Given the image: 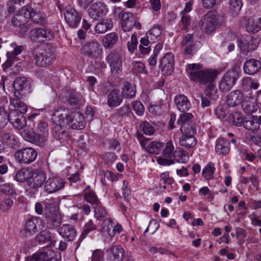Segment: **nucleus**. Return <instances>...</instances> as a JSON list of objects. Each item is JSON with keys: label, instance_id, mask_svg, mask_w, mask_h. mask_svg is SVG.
<instances>
[{"label": "nucleus", "instance_id": "nucleus-37", "mask_svg": "<svg viewBox=\"0 0 261 261\" xmlns=\"http://www.w3.org/2000/svg\"><path fill=\"white\" fill-rule=\"evenodd\" d=\"M215 150L219 154H226L230 150L229 141L224 138H219L217 140Z\"/></svg>", "mask_w": 261, "mask_h": 261}, {"label": "nucleus", "instance_id": "nucleus-34", "mask_svg": "<svg viewBox=\"0 0 261 261\" xmlns=\"http://www.w3.org/2000/svg\"><path fill=\"white\" fill-rule=\"evenodd\" d=\"M30 80L25 77H17L14 82L13 86L15 92L22 93L23 91L27 90L30 86Z\"/></svg>", "mask_w": 261, "mask_h": 261}, {"label": "nucleus", "instance_id": "nucleus-56", "mask_svg": "<svg viewBox=\"0 0 261 261\" xmlns=\"http://www.w3.org/2000/svg\"><path fill=\"white\" fill-rule=\"evenodd\" d=\"M28 11L30 15L29 18H31L33 22L39 24L43 23V18L37 12L31 9L30 6Z\"/></svg>", "mask_w": 261, "mask_h": 261}, {"label": "nucleus", "instance_id": "nucleus-41", "mask_svg": "<svg viewBox=\"0 0 261 261\" xmlns=\"http://www.w3.org/2000/svg\"><path fill=\"white\" fill-rule=\"evenodd\" d=\"M113 23L110 19H103L101 22L98 23L95 27V32L97 34H103L108 30L111 29Z\"/></svg>", "mask_w": 261, "mask_h": 261}, {"label": "nucleus", "instance_id": "nucleus-52", "mask_svg": "<svg viewBox=\"0 0 261 261\" xmlns=\"http://www.w3.org/2000/svg\"><path fill=\"white\" fill-rule=\"evenodd\" d=\"M94 216L98 220H100L105 218L107 215V212L106 209L101 205L100 202L94 206Z\"/></svg>", "mask_w": 261, "mask_h": 261}, {"label": "nucleus", "instance_id": "nucleus-19", "mask_svg": "<svg viewBox=\"0 0 261 261\" xmlns=\"http://www.w3.org/2000/svg\"><path fill=\"white\" fill-rule=\"evenodd\" d=\"M23 93L14 92V97L10 99V106L13 109L11 111H16L17 114L25 113L28 110L27 105L21 100Z\"/></svg>", "mask_w": 261, "mask_h": 261}, {"label": "nucleus", "instance_id": "nucleus-44", "mask_svg": "<svg viewBox=\"0 0 261 261\" xmlns=\"http://www.w3.org/2000/svg\"><path fill=\"white\" fill-rule=\"evenodd\" d=\"M52 252L48 250L47 251L40 252L33 254L32 256L28 257L25 261H48L49 256Z\"/></svg>", "mask_w": 261, "mask_h": 261}, {"label": "nucleus", "instance_id": "nucleus-30", "mask_svg": "<svg viewBox=\"0 0 261 261\" xmlns=\"http://www.w3.org/2000/svg\"><path fill=\"white\" fill-rule=\"evenodd\" d=\"M62 222L61 216L56 212H49L46 216V227L54 229L58 227Z\"/></svg>", "mask_w": 261, "mask_h": 261}, {"label": "nucleus", "instance_id": "nucleus-58", "mask_svg": "<svg viewBox=\"0 0 261 261\" xmlns=\"http://www.w3.org/2000/svg\"><path fill=\"white\" fill-rule=\"evenodd\" d=\"M29 171L27 168H22L18 171L15 176V179L19 182H23L28 178Z\"/></svg>", "mask_w": 261, "mask_h": 261}, {"label": "nucleus", "instance_id": "nucleus-10", "mask_svg": "<svg viewBox=\"0 0 261 261\" xmlns=\"http://www.w3.org/2000/svg\"><path fill=\"white\" fill-rule=\"evenodd\" d=\"M64 15L66 22L71 28L75 29L78 27L82 15L75 9L70 6L66 7Z\"/></svg>", "mask_w": 261, "mask_h": 261}, {"label": "nucleus", "instance_id": "nucleus-14", "mask_svg": "<svg viewBox=\"0 0 261 261\" xmlns=\"http://www.w3.org/2000/svg\"><path fill=\"white\" fill-rule=\"evenodd\" d=\"M70 114L69 110L64 107H60L53 112L51 120L54 124L67 126V119H69Z\"/></svg>", "mask_w": 261, "mask_h": 261}, {"label": "nucleus", "instance_id": "nucleus-62", "mask_svg": "<svg viewBox=\"0 0 261 261\" xmlns=\"http://www.w3.org/2000/svg\"><path fill=\"white\" fill-rule=\"evenodd\" d=\"M140 127L143 133L146 135H151L154 133L155 129L154 127L147 121H144L141 123Z\"/></svg>", "mask_w": 261, "mask_h": 261}, {"label": "nucleus", "instance_id": "nucleus-15", "mask_svg": "<svg viewBox=\"0 0 261 261\" xmlns=\"http://www.w3.org/2000/svg\"><path fill=\"white\" fill-rule=\"evenodd\" d=\"M67 126L72 129H83L85 126L83 115L79 112L71 113L67 119Z\"/></svg>", "mask_w": 261, "mask_h": 261}, {"label": "nucleus", "instance_id": "nucleus-40", "mask_svg": "<svg viewBox=\"0 0 261 261\" xmlns=\"http://www.w3.org/2000/svg\"><path fill=\"white\" fill-rule=\"evenodd\" d=\"M123 89L122 94L125 98H132L136 95V87L134 85H132L127 81H125L123 83Z\"/></svg>", "mask_w": 261, "mask_h": 261}, {"label": "nucleus", "instance_id": "nucleus-50", "mask_svg": "<svg viewBox=\"0 0 261 261\" xmlns=\"http://www.w3.org/2000/svg\"><path fill=\"white\" fill-rule=\"evenodd\" d=\"M246 28L247 32L252 33L257 32L260 30V27L258 24V21H256V20L252 17L248 19Z\"/></svg>", "mask_w": 261, "mask_h": 261}, {"label": "nucleus", "instance_id": "nucleus-31", "mask_svg": "<svg viewBox=\"0 0 261 261\" xmlns=\"http://www.w3.org/2000/svg\"><path fill=\"white\" fill-rule=\"evenodd\" d=\"M174 100L176 107L180 112L185 113L190 109V102L185 95L179 94L175 97Z\"/></svg>", "mask_w": 261, "mask_h": 261}, {"label": "nucleus", "instance_id": "nucleus-38", "mask_svg": "<svg viewBox=\"0 0 261 261\" xmlns=\"http://www.w3.org/2000/svg\"><path fill=\"white\" fill-rule=\"evenodd\" d=\"M118 36L114 32L107 34L103 38L102 44L106 48H111L117 42Z\"/></svg>", "mask_w": 261, "mask_h": 261}, {"label": "nucleus", "instance_id": "nucleus-16", "mask_svg": "<svg viewBox=\"0 0 261 261\" xmlns=\"http://www.w3.org/2000/svg\"><path fill=\"white\" fill-rule=\"evenodd\" d=\"M65 185V181L63 179L55 176L49 177L45 182L44 188L46 192L51 193L62 189Z\"/></svg>", "mask_w": 261, "mask_h": 261}, {"label": "nucleus", "instance_id": "nucleus-32", "mask_svg": "<svg viewBox=\"0 0 261 261\" xmlns=\"http://www.w3.org/2000/svg\"><path fill=\"white\" fill-rule=\"evenodd\" d=\"M3 144L13 149H16L19 146V141L13 134L6 133L2 136Z\"/></svg>", "mask_w": 261, "mask_h": 261}, {"label": "nucleus", "instance_id": "nucleus-36", "mask_svg": "<svg viewBox=\"0 0 261 261\" xmlns=\"http://www.w3.org/2000/svg\"><path fill=\"white\" fill-rule=\"evenodd\" d=\"M110 251L112 254L111 257L113 261H123L125 257V251L120 245L112 247Z\"/></svg>", "mask_w": 261, "mask_h": 261}, {"label": "nucleus", "instance_id": "nucleus-8", "mask_svg": "<svg viewBox=\"0 0 261 261\" xmlns=\"http://www.w3.org/2000/svg\"><path fill=\"white\" fill-rule=\"evenodd\" d=\"M28 36L32 41L37 43L50 40L54 37L53 31L45 28L32 29Z\"/></svg>", "mask_w": 261, "mask_h": 261}, {"label": "nucleus", "instance_id": "nucleus-43", "mask_svg": "<svg viewBox=\"0 0 261 261\" xmlns=\"http://www.w3.org/2000/svg\"><path fill=\"white\" fill-rule=\"evenodd\" d=\"M205 96L207 97L212 102H215L219 97L218 89L214 84L208 85L205 90Z\"/></svg>", "mask_w": 261, "mask_h": 261}, {"label": "nucleus", "instance_id": "nucleus-47", "mask_svg": "<svg viewBox=\"0 0 261 261\" xmlns=\"http://www.w3.org/2000/svg\"><path fill=\"white\" fill-rule=\"evenodd\" d=\"M215 170L214 164L213 163H210L203 169L202 171V176L206 180L211 179L214 177Z\"/></svg>", "mask_w": 261, "mask_h": 261}, {"label": "nucleus", "instance_id": "nucleus-17", "mask_svg": "<svg viewBox=\"0 0 261 261\" xmlns=\"http://www.w3.org/2000/svg\"><path fill=\"white\" fill-rule=\"evenodd\" d=\"M107 13L106 6L101 2L93 4L88 9L89 16L95 20L102 18Z\"/></svg>", "mask_w": 261, "mask_h": 261}, {"label": "nucleus", "instance_id": "nucleus-22", "mask_svg": "<svg viewBox=\"0 0 261 261\" xmlns=\"http://www.w3.org/2000/svg\"><path fill=\"white\" fill-rule=\"evenodd\" d=\"M58 232L64 240L67 241H73L76 235L75 228L70 224H63L58 229Z\"/></svg>", "mask_w": 261, "mask_h": 261}, {"label": "nucleus", "instance_id": "nucleus-3", "mask_svg": "<svg viewBox=\"0 0 261 261\" xmlns=\"http://www.w3.org/2000/svg\"><path fill=\"white\" fill-rule=\"evenodd\" d=\"M55 57L54 48L49 45H46L42 52L34 55L36 64L43 67L50 65Z\"/></svg>", "mask_w": 261, "mask_h": 261}, {"label": "nucleus", "instance_id": "nucleus-60", "mask_svg": "<svg viewBox=\"0 0 261 261\" xmlns=\"http://www.w3.org/2000/svg\"><path fill=\"white\" fill-rule=\"evenodd\" d=\"M85 199L88 202H89L93 205V206L100 202L94 192H89L85 193Z\"/></svg>", "mask_w": 261, "mask_h": 261}, {"label": "nucleus", "instance_id": "nucleus-6", "mask_svg": "<svg viewBox=\"0 0 261 261\" xmlns=\"http://www.w3.org/2000/svg\"><path fill=\"white\" fill-rule=\"evenodd\" d=\"M137 139L141 145L146 152L151 154H159L163 149V143L159 141L150 142L149 138L144 137L142 134L138 133Z\"/></svg>", "mask_w": 261, "mask_h": 261}, {"label": "nucleus", "instance_id": "nucleus-23", "mask_svg": "<svg viewBox=\"0 0 261 261\" xmlns=\"http://www.w3.org/2000/svg\"><path fill=\"white\" fill-rule=\"evenodd\" d=\"M245 98L244 94L241 91L237 90L228 94L226 102L229 106L235 107L242 104Z\"/></svg>", "mask_w": 261, "mask_h": 261}, {"label": "nucleus", "instance_id": "nucleus-27", "mask_svg": "<svg viewBox=\"0 0 261 261\" xmlns=\"http://www.w3.org/2000/svg\"><path fill=\"white\" fill-rule=\"evenodd\" d=\"M67 126L55 124L53 127L52 133L54 138L60 142L65 141L68 137V133L66 130Z\"/></svg>", "mask_w": 261, "mask_h": 261}, {"label": "nucleus", "instance_id": "nucleus-51", "mask_svg": "<svg viewBox=\"0 0 261 261\" xmlns=\"http://www.w3.org/2000/svg\"><path fill=\"white\" fill-rule=\"evenodd\" d=\"M229 121L233 125L237 126L244 125V122H245L242 115L238 112H235L230 115Z\"/></svg>", "mask_w": 261, "mask_h": 261}, {"label": "nucleus", "instance_id": "nucleus-45", "mask_svg": "<svg viewBox=\"0 0 261 261\" xmlns=\"http://www.w3.org/2000/svg\"><path fill=\"white\" fill-rule=\"evenodd\" d=\"M172 158L177 162L186 163L189 160V154L181 148H177L174 151Z\"/></svg>", "mask_w": 261, "mask_h": 261}, {"label": "nucleus", "instance_id": "nucleus-4", "mask_svg": "<svg viewBox=\"0 0 261 261\" xmlns=\"http://www.w3.org/2000/svg\"><path fill=\"white\" fill-rule=\"evenodd\" d=\"M110 66L111 74L113 76L118 77L122 72V58L120 54L116 51H111L106 59Z\"/></svg>", "mask_w": 261, "mask_h": 261}, {"label": "nucleus", "instance_id": "nucleus-24", "mask_svg": "<svg viewBox=\"0 0 261 261\" xmlns=\"http://www.w3.org/2000/svg\"><path fill=\"white\" fill-rule=\"evenodd\" d=\"M260 68L261 62L255 59H250L247 60L243 65L245 73L250 75L257 73Z\"/></svg>", "mask_w": 261, "mask_h": 261}, {"label": "nucleus", "instance_id": "nucleus-46", "mask_svg": "<svg viewBox=\"0 0 261 261\" xmlns=\"http://www.w3.org/2000/svg\"><path fill=\"white\" fill-rule=\"evenodd\" d=\"M36 240L41 244L47 243V246L51 243V233L46 230H43L36 237Z\"/></svg>", "mask_w": 261, "mask_h": 261}, {"label": "nucleus", "instance_id": "nucleus-26", "mask_svg": "<svg viewBox=\"0 0 261 261\" xmlns=\"http://www.w3.org/2000/svg\"><path fill=\"white\" fill-rule=\"evenodd\" d=\"M123 101V96L118 89L111 91L108 95L107 103L110 108L119 106Z\"/></svg>", "mask_w": 261, "mask_h": 261}, {"label": "nucleus", "instance_id": "nucleus-2", "mask_svg": "<svg viewBox=\"0 0 261 261\" xmlns=\"http://www.w3.org/2000/svg\"><path fill=\"white\" fill-rule=\"evenodd\" d=\"M224 22L223 17L215 11H210L201 19L199 24L207 34L214 32Z\"/></svg>", "mask_w": 261, "mask_h": 261}, {"label": "nucleus", "instance_id": "nucleus-48", "mask_svg": "<svg viewBox=\"0 0 261 261\" xmlns=\"http://www.w3.org/2000/svg\"><path fill=\"white\" fill-rule=\"evenodd\" d=\"M103 223L105 224L107 223L108 224V226H110L111 227H113L112 232L107 230L108 232L109 233V234L111 237H114L116 233H120L123 230V227L119 224H117L116 226H114L113 227L114 222L112 221V220L110 218L105 219Z\"/></svg>", "mask_w": 261, "mask_h": 261}, {"label": "nucleus", "instance_id": "nucleus-5", "mask_svg": "<svg viewBox=\"0 0 261 261\" xmlns=\"http://www.w3.org/2000/svg\"><path fill=\"white\" fill-rule=\"evenodd\" d=\"M244 127L251 130L253 134L252 139L258 145H261V116L251 117L250 119L245 120Z\"/></svg>", "mask_w": 261, "mask_h": 261}, {"label": "nucleus", "instance_id": "nucleus-20", "mask_svg": "<svg viewBox=\"0 0 261 261\" xmlns=\"http://www.w3.org/2000/svg\"><path fill=\"white\" fill-rule=\"evenodd\" d=\"M81 53L93 58L100 54V45L97 42H90L84 44L81 48Z\"/></svg>", "mask_w": 261, "mask_h": 261}, {"label": "nucleus", "instance_id": "nucleus-61", "mask_svg": "<svg viewBox=\"0 0 261 261\" xmlns=\"http://www.w3.org/2000/svg\"><path fill=\"white\" fill-rule=\"evenodd\" d=\"M68 100L71 106H77L81 102L82 97L77 94L71 92L69 94Z\"/></svg>", "mask_w": 261, "mask_h": 261}, {"label": "nucleus", "instance_id": "nucleus-35", "mask_svg": "<svg viewBox=\"0 0 261 261\" xmlns=\"http://www.w3.org/2000/svg\"><path fill=\"white\" fill-rule=\"evenodd\" d=\"M186 135L179 140L180 145L187 148H193L197 144V140L194 137L195 134L184 133Z\"/></svg>", "mask_w": 261, "mask_h": 261}, {"label": "nucleus", "instance_id": "nucleus-7", "mask_svg": "<svg viewBox=\"0 0 261 261\" xmlns=\"http://www.w3.org/2000/svg\"><path fill=\"white\" fill-rule=\"evenodd\" d=\"M37 156V151L29 147L17 150L14 154L16 161L20 164H29L34 161Z\"/></svg>", "mask_w": 261, "mask_h": 261}, {"label": "nucleus", "instance_id": "nucleus-29", "mask_svg": "<svg viewBox=\"0 0 261 261\" xmlns=\"http://www.w3.org/2000/svg\"><path fill=\"white\" fill-rule=\"evenodd\" d=\"M174 56L171 53H168L162 58L160 65L163 71L170 72L174 69Z\"/></svg>", "mask_w": 261, "mask_h": 261}, {"label": "nucleus", "instance_id": "nucleus-25", "mask_svg": "<svg viewBox=\"0 0 261 261\" xmlns=\"http://www.w3.org/2000/svg\"><path fill=\"white\" fill-rule=\"evenodd\" d=\"M136 25L135 18L130 12H124L121 15V25L124 31H130Z\"/></svg>", "mask_w": 261, "mask_h": 261}, {"label": "nucleus", "instance_id": "nucleus-18", "mask_svg": "<svg viewBox=\"0 0 261 261\" xmlns=\"http://www.w3.org/2000/svg\"><path fill=\"white\" fill-rule=\"evenodd\" d=\"M29 9V6L26 5L13 16L11 20V23L14 27H21L27 22L28 19L30 17Z\"/></svg>", "mask_w": 261, "mask_h": 261}, {"label": "nucleus", "instance_id": "nucleus-53", "mask_svg": "<svg viewBox=\"0 0 261 261\" xmlns=\"http://www.w3.org/2000/svg\"><path fill=\"white\" fill-rule=\"evenodd\" d=\"M11 46L14 48V49L12 51H8L7 53V58L15 59L16 57L19 55L25 48V46L24 45H16L15 43H12Z\"/></svg>", "mask_w": 261, "mask_h": 261}, {"label": "nucleus", "instance_id": "nucleus-55", "mask_svg": "<svg viewBox=\"0 0 261 261\" xmlns=\"http://www.w3.org/2000/svg\"><path fill=\"white\" fill-rule=\"evenodd\" d=\"M174 147L171 141H168L165 145V148L162 151L163 155L168 158H172L174 153Z\"/></svg>", "mask_w": 261, "mask_h": 261}, {"label": "nucleus", "instance_id": "nucleus-54", "mask_svg": "<svg viewBox=\"0 0 261 261\" xmlns=\"http://www.w3.org/2000/svg\"><path fill=\"white\" fill-rule=\"evenodd\" d=\"M243 6L242 0H230L229 10L233 14H237Z\"/></svg>", "mask_w": 261, "mask_h": 261}, {"label": "nucleus", "instance_id": "nucleus-9", "mask_svg": "<svg viewBox=\"0 0 261 261\" xmlns=\"http://www.w3.org/2000/svg\"><path fill=\"white\" fill-rule=\"evenodd\" d=\"M193 117L192 114L190 113L185 112L180 115L177 120V124L180 125V129L182 133L196 134L195 126L192 122Z\"/></svg>", "mask_w": 261, "mask_h": 261}, {"label": "nucleus", "instance_id": "nucleus-1", "mask_svg": "<svg viewBox=\"0 0 261 261\" xmlns=\"http://www.w3.org/2000/svg\"><path fill=\"white\" fill-rule=\"evenodd\" d=\"M188 68L191 80H197L203 85L214 84L219 74L218 70L215 69H201L202 65L200 64H189Z\"/></svg>", "mask_w": 261, "mask_h": 261}, {"label": "nucleus", "instance_id": "nucleus-64", "mask_svg": "<svg viewBox=\"0 0 261 261\" xmlns=\"http://www.w3.org/2000/svg\"><path fill=\"white\" fill-rule=\"evenodd\" d=\"M0 190L2 192L10 195H13L15 193L14 189L10 184H5L0 186Z\"/></svg>", "mask_w": 261, "mask_h": 261}, {"label": "nucleus", "instance_id": "nucleus-39", "mask_svg": "<svg viewBox=\"0 0 261 261\" xmlns=\"http://www.w3.org/2000/svg\"><path fill=\"white\" fill-rule=\"evenodd\" d=\"M38 220L36 218L29 219L25 224L24 233L26 237L37 231V223Z\"/></svg>", "mask_w": 261, "mask_h": 261}, {"label": "nucleus", "instance_id": "nucleus-63", "mask_svg": "<svg viewBox=\"0 0 261 261\" xmlns=\"http://www.w3.org/2000/svg\"><path fill=\"white\" fill-rule=\"evenodd\" d=\"M243 85H248L251 89L256 90L259 88V84L255 80L252 79L251 77H247L244 79L242 82Z\"/></svg>", "mask_w": 261, "mask_h": 261}, {"label": "nucleus", "instance_id": "nucleus-33", "mask_svg": "<svg viewBox=\"0 0 261 261\" xmlns=\"http://www.w3.org/2000/svg\"><path fill=\"white\" fill-rule=\"evenodd\" d=\"M247 98V97H245L242 104L244 112L248 114L255 112L258 108L256 99L253 97H250L248 99Z\"/></svg>", "mask_w": 261, "mask_h": 261}, {"label": "nucleus", "instance_id": "nucleus-21", "mask_svg": "<svg viewBox=\"0 0 261 261\" xmlns=\"http://www.w3.org/2000/svg\"><path fill=\"white\" fill-rule=\"evenodd\" d=\"M24 113L17 114L16 111H10L9 120L13 126L17 129H22L26 124V120L23 116Z\"/></svg>", "mask_w": 261, "mask_h": 261}, {"label": "nucleus", "instance_id": "nucleus-42", "mask_svg": "<svg viewBox=\"0 0 261 261\" xmlns=\"http://www.w3.org/2000/svg\"><path fill=\"white\" fill-rule=\"evenodd\" d=\"M161 34L160 27H153L146 33V37L150 39V43H154L160 40Z\"/></svg>", "mask_w": 261, "mask_h": 261}, {"label": "nucleus", "instance_id": "nucleus-57", "mask_svg": "<svg viewBox=\"0 0 261 261\" xmlns=\"http://www.w3.org/2000/svg\"><path fill=\"white\" fill-rule=\"evenodd\" d=\"M97 226L93 223L91 220H89L85 225L84 229L82 233L81 236L83 238H85L86 236L91 231L96 230Z\"/></svg>", "mask_w": 261, "mask_h": 261}, {"label": "nucleus", "instance_id": "nucleus-12", "mask_svg": "<svg viewBox=\"0 0 261 261\" xmlns=\"http://www.w3.org/2000/svg\"><path fill=\"white\" fill-rule=\"evenodd\" d=\"M238 74L234 69L225 73L219 83L220 90L222 91H228L236 84Z\"/></svg>", "mask_w": 261, "mask_h": 261}, {"label": "nucleus", "instance_id": "nucleus-49", "mask_svg": "<svg viewBox=\"0 0 261 261\" xmlns=\"http://www.w3.org/2000/svg\"><path fill=\"white\" fill-rule=\"evenodd\" d=\"M32 143L41 147L44 146L47 144L48 135L35 134Z\"/></svg>", "mask_w": 261, "mask_h": 261}, {"label": "nucleus", "instance_id": "nucleus-13", "mask_svg": "<svg viewBox=\"0 0 261 261\" xmlns=\"http://www.w3.org/2000/svg\"><path fill=\"white\" fill-rule=\"evenodd\" d=\"M45 179L46 175L44 172L40 170H35L29 172L28 182L32 188L37 189L42 187Z\"/></svg>", "mask_w": 261, "mask_h": 261}, {"label": "nucleus", "instance_id": "nucleus-28", "mask_svg": "<svg viewBox=\"0 0 261 261\" xmlns=\"http://www.w3.org/2000/svg\"><path fill=\"white\" fill-rule=\"evenodd\" d=\"M181 45L185 48V52L187 55H192L196 51V47L191 34H187L183 37Z\"/></svg>", "mask_w": 261, "mask_h": 261}, {"label": "nucleus", "instance_id": "nucleus-59", "mask_svg": "<svg viewBox=\"0 0 261 261\" xmlns=\"http://www.w3.org/2000/svg\"><path fill=\"white\" fill-rule=\"evenodd\" d=\"M35 133L39 134L48 135V127L46 122L40 121L36 126Z\"/></svg>", "mask_w": 261, "mask_h": 261}, {"label": "nucleus", "instance_id": "nucleus-11", "mask_svg": "<svg viewBox=\"0 0 261 261\" xmlns=\"http://www.w3.org/2000/svg\"><path fill=\"white\" fill-rule=\"evenodd\" d=\"M259 42L260 39L256 35L247 36L239 41L238 45L242 51L247 53L256 49Z\"/></svg>", "mask_w": 261, "mask_h": 261}]
</instances>
